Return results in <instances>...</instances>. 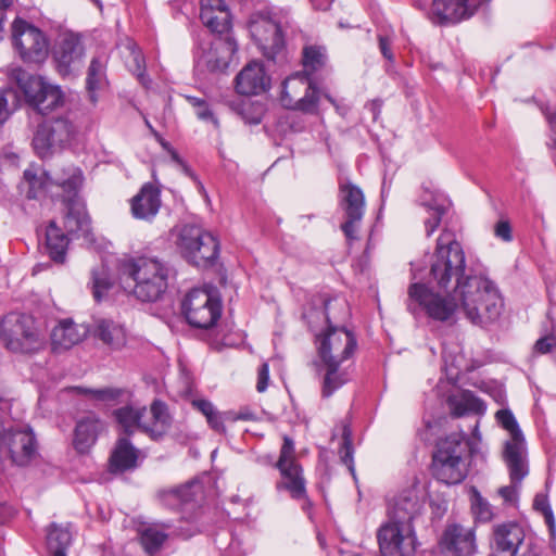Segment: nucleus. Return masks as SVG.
I'll use <instances>...</instances> for the list:
<instances>
[{
  "mask_svg": "<svg viewBox=\"0 0 556 556\" xmlns=\"http://www.w3.org/2000/svg\"><path fill=\"white\" fill-rule=\"evenodd\" d=\"M542 513L545 517V521L548 525L551 532L553 533L555 530V519L553 516V511L549 506L542 507Z\"/></svg>",
  "mask_w": 556,
  "mask_h": 556,
  "instance_id": "0e129e2a",
  "label": "nucleus"
},
{
  "mask_svg": "<svg viewBox=\"0 0 556 556\" xmlns=\"http://www.w3.org/2000/svg\"><path fill=\"white\" fill-rule=\"evenodd\" d=\"M11 40L14 51L24 63L35 61V25L16 17L11 25Z\"/></svg>",
  "mask_w": 556,
  "mask_h": 556,
  "instance_id": "b1692460",
  "label": "nucleus"
},
{
  "mask_svg": "<svg viewBox=\"0 0 556 556\" xmlns=\"http://www.w3.org/2000/svg\"><path fill=\"white\" fill-rule=\"evenodd\" d=\"M545 506H549L547 504L546 498L544 496L536 495L535 498H534V507H535V509L542 511V507H545Z\"/></svg>",
  "mask_w": 556,
  "mask_h": 556,
  "instance_id": "69168bd1",
  "label": "nucleus"
},
{
  "mask_svg": "<svg viewBox=\"0 0 556 556\" xmlns=\"http://www.w3.org/2000/svg\"><path fill=\"white\" fill-rule=\"evenodd\" d=\"M83 184V176L79 170H74L71 176L63 181H54L47 172H42L37 177V185L40 188L51 192L52 195H62V201L66 207L64 227L71 235H86L89 231L90 218L87 214L85 203L78 197L77 191Z\"/></svg>",
  "mask_w": 556,
  "mask_h": 556,
  "instance_id": "20e7f679",
  "label": "nucleus"
},
{
  "mask_svg": "<svg viewBox=\"0 0 556 556\" xmlns=\"http://www.w3.org/2000/svg\"><path fill=\"white\" fill-rule=\"evenodd\" d=\"M438 547L446 556H472L478 548L476 528L447 522L438 539Z\"/></svg>",
  "mask_w": 556,
  "mask_h": 556,
  "instance_id": "f3484780",
  "label": "nucleus"
},
{
  "mask_svg": "<svg viewBox=\"0 0 556 556\" xmlns=\"http://www.w3.org/2000/svg\"><path fill=\"white\" fill-rule=\"evenodd\" d=\"M114 416L125 433L141 429L153 440L166 434L172 425L167 406L161 401H154L149 410L146 407H121L114 412Z\"/></svg>",
  "mask_w": 556,
  "mask_h": 556,
  "instance_id": "0eeeda50",
  "label": "nucleus"
},
{
  "mask_svg": "<svg viewBox=\"0 0 556 556\" xmlns=\"http://www.w3.org/2000/svg\"><path fill=\"white\" fill-rule=\"evenodd\" d=\"M74 390L79 394L87 395L91 400L99 402L114 401L121 395V391L114 388L86 389L81 387H75Z\"/></svg>",
  "mask_w": 556,
  "mask_h": 556,
  "instance_id": "49530a36",
  "label": "nucleus"
},
{
  "mask_svg": "<svg viewBox=\"0 0 556 556\" xmlns=\"http://www.w3.org/2000/svg\"><path fill=\"white\" fill-rule=\"evenodd\" d=\"M220 293L211 286L190 290L181 302V313L187 323L198 329L214 327L222 316Z\"/></svg>",
  "mask_w": 556,
  "mask_h": 556,
  "instance_id": "6e6552de",
  "label": "nucleus"
},
{
  "mask_svg": "<svg viewBox=\"0 0 556 556\" xmlns=\"http://www.w3.org/2000/svg\"><path fill=\"white\" fill-rule=\"evenodd\" d=\"M378 543L382 556H413L417 539L413 523L403 520H390L378 530Z\"/></svg>",
  "mask_w": 556,
  "mask_h": 556,
  "instance_id": "f8f14e48",
  "label": "nucleus"
},
{
  "mask_svg": "<svg viewBox=\"0 0 556 556\" xmlns=\"http://www.w3.org/2000/svg\"><path fill=\"white\" fill-rule=\"evenodd\" d=\"M237 50L238 45L231 36L217 37L212 41L210 50L202 55L201 60L213 72L225 71Z\"/></svg>",
  "mask_w": 556,
  "mask_h": 556,
  "instance_id": "a878e982",
  "label": "nucleus"
},
{
  "mask_svg": "<svg viewBox=\"0 0 556 556\" xmlns=\"http://www.w3.org/2000/svg\"><path fill=\"white\" fill-rule=\"evenodd\" d=\"M85 48L81 37L73 31H64L52 49V58L58 73L71 75L83 62Z\"/></svg>",
  "mask_w": 556,
  "mask_h": 556,
  "instance_id": "a211bd4d",
  "label": "nucleus"
},
{
  "mask_svg": "<svg viewBox=\"0 0 556 556\" xmlns=\"http://www.w3.org/2000/svg\"><path fill=\"white\" fill-rule=\"evenodd\" d=\"M93 336L111 350L118 351L127 343L125 327L109 318H99L93 324Z\"/></svg>",
  "mask_w": 556,
  "mask_h": 556,
  "instance_id": "c85d7f7f",
  "label": "nucleus"
},
{
  "mask_svg": "<svg viewBox=\"0 0 556 556\" xmlns=\"http://www.w3.org/2000/svg\"><path fill=\"white\" fill-rule=\"evenodd\" d=\"M311 1H312L313 5L315 7V9H318V10H327L331 2V0H325V1L311 0Z\"/></svg>",
  "mask_w": 556,
  "mask_h": 556,
  "instance_id": "338daca9",
  "label": "nucleus"
},
{
  "mask_svg": "<svg viewBox=\"0 0 556 556\" xmlns=\"http://www.w3.org/2000/svg\"><path fill=\"white\" fill-rule=\"evenodd\" d=\"M88 333L87 327L72 319H62L51 332V349L60 353L81 342Z\"/></svg>",
  "mask_w": 556,
  "mask_h": 556,
  "instance_id": "bb28decb",
  "label": "nucleus"
},
{
  "mask_svg": "<svg viewBox=\"0 0 556 556\" xmlns=\"http://www.w3.org/2000/svg\"><path fill=\"white\" fill-rule=\"evenodd\" d=\"M37 34V61L39 59H46L49 53L50 40L49 38L39 29L36 30Z\"/></svg>",
  "mask_w": 556,
  "mask_h": 556,
  "instance_id": "864d4df0",
  "label": "nucleus"
},
{
  "mask_svg": "<svg viewBox=\"0 0 556 556\" xmlns=\"http://www.w3.org/2000/svg\"><path fill=\"white\" fill-rule=\"evenodd\" d=\"M463 280H417L407 289V309L429 319L453 324L464 308Z\"/></svg>",
  "mask_w": 556,
  "mask_h": 556,
  "instance_id": "f03ea898",
  "label": "nucleus"
},
{
  "mask_svg": "<svg viewBox=\"0 0 556 556\" xmlns=\"http://www.w3.org/2000/svg\"><path fill=\"white\" fill-rule=\"evenodd\" d=\"M21 105V98L12 88L0 90V125H3Z\"/></svg>",
  "mask_w": 556,
  "mask_h": 556,
  "instance_id": "c03bdc74",
  "label": "nucleus"
},
{
  "mask_svg": "<svg viewBox=\"0 0 556 556\" xmlns=\"http://www.w3.org/2000/svg\"><path fill=\"white\" fill-rule=\"evenodd\" d=\"M200 20L217 34L227 33L231 26L230 12L224 0H200Z\"/></svg>",
  "mask_w": 556,
  "mask_h": 556,
  "instance_id": "393cba45",
  "label": "nucleus"
},
{
  "mask_svg": "<svg viewBox=\"0 0 556 556\" xmlns=\"http://www.w3.org/2000/svg\"><path fill=\"white\" fill-rule=\"evenodd\" d=\"M343 444L340 450V458L344 465L348 466L349 470L354 473V462H353V447L351 440V431L348 427H344L343 433Z\"/></svg>",
  "mask_w": 556,
  "mask_h": 556,
  "instance_id": "09e8293b",
  "label": "nucleus"
},
{
  "mask_svg": "<svg viewBox=\"0 0 556 556\" xmlns=\"http://www.w3.org/2000/svg\"><path fill=\"white\" fill-rule=\"evenodd\" d=\"M128 49L130 51L131 62L129 63L130 71L137 75L138 79L143 86H147L148 79L144 74V59L136 47L135 43H129Z\"/></svg>",
  "mask_w": 556,
  "mask_h": 556,
  "instance_id": "de8ad7c7",
  "label": "nucleus"
},
{
  "mask_svg": "<svg viewBox=\"0 0 556 556\" xmlns=\"http://www.w3.org/2000/svg\"><path fill=\"white\" fill-rule=\"evenodd\" d=\"M468 444L465 434L453 433L440 440L432 456V473L445 484L460 483L467 476L465 455Z\"/></svg>",
  "mask_w": 556,
  "mask_h": 556,
  "instance_id": "423d86ee",
  "label": "nucleus"
},
{
  "mask_svg": "<svg viewBox=\"0 0 556 556\" xmlns=\"http://www.w3.org/2000/svg\"><path fill=\"white\" fill-rule=\"evenodd\" d=\"M464 311L473 324L497 319L504 308L503 298L492 280H463Z\"/></svg>",
  "mask_w": 556,
  "mask_h": 556,
  "instance_id": "39448f33",
  "label": "nucleus"
},
{
  "mask_svg": "<svg viewBox=\"0 0 556 556\" xmlns=\"http://www.w3.org/2000/svg\"><path fill=\"white\" fill-rule=\"evenodd\" d=\"M167 540V534L155 526L147 527L140 532V542L147 554H156Z\"/></svg>",
  "mask_w": 556,
  "mask_h": 556,
  "instance_id": "a19ab883",
  "label": "nucleus"
},
{
  "mask_svg": "<svg viewBox=\"0 0 556 556\" xmlns=\"http://www.w3.org/2000/svg\"><path fill=\"white\" fill-rule=\"evenodd\" d=\"M116 267L118 274L128 276L130 278H168L175 276L177 273L160 261L157 257L152 256H127L124 255L116 260Z\"/></svg>",
  "mask_w": 556,
  "mask_h": 556,
  "instance_id": "6ab92c4d",
  "label": "nucleus"
},
{
  "mask_svg": "<svg viewBox=\"0 0 556 556\" xmlns=\"http://www.w3.org/2000/svg\"><path fill=\"white\" fill-rule=\"evenodd\" d=\"M520 556H542L532 544L527 545V549L522 552Z\"/></svg>",
  "mask_w": 556,
  "mask_h": 556,
  "instance_id": "774afa93",
  "label": "nucleus"
},
{
  "mask_svg": "<svg viewBox=\"0 0 556 556\" xmlns=\"http://www.w3.org/2000/svg\"><path fill=\"white\" fill-rule=\"evenodd\" d=\"M204 235H211V232L205 231L195 225H185L180 230L178 247L182 255L191 264H193L195 256L202 247L200 245V241H202Z\"/></svg>",
  "mask_w": 556,
  "mask_h": 556,
  "instance_id": "72a5a7b5",
  "label": "nucleus"
},
{
  "mask_svg": "<svg viewBox=\"0 0 556 556\" xmlns=\"http://www.w3.org/2000/svg\"><path fill=\"white\" fill-rule=\"evenodd\" d=\"M269 379V368L268 364L264 363L258 370V379L256 389L258 392H264L267 389Z\"/></svg>",
  "mask_w": 556,
  "mask_h": 556,
  "instance_id": "4d7b16f0",
  "label": "nucleus"
},
{
  "mask_svg": "<svg viewBox=\"0 0 556 556\" xmlns=\"http://www.w3.org/2000/svg\"><path fill=\"white\" fill-rule=\"evenodd\" d=\"M525 531L516 522L497 525L493 528L491 556H517L520 548L527 549Z\"/></svg>",
  "mask_w": 556,
  "mask_h": 556,
  "instance_id": "412c9836",
  "label": "nucleus"
},
{
  "mask_svg": "<svg viewBox=\"0 0 556 556\" xmlns=\"http://www.w3.org/2000/svg\"><path fill=\"white\" fill-rule=\"evenodd\" d=\"M186 99L194 109L195 115L199 119L212 123L215 126L218 125V121L215 117L214 112L211 110L208 103L204 99L192 96H187Z\"/></svg>",
  "mask_w": 556,
  "mask_h": 556,
  "instance_id": "a18cd8bd",
  "label": "nucleus"
},
{
  "mask_svg": "<svg viewBox=\"0 0 556 556\" xmlns=\"http://www.w3.org/2000/svg\"><path fill=\"white\" fill-rule=\"evenodd\" d=\"M248 26L264 56L274 61L285 46L281 24L271 15L258 12L251 15Z\"/></svg>",
  "mask_w": 556,
  "mask_h": 556,
  "instance_id": "ddd939ff",
  "label": "nucleus"
},
{
  "mask_svg": "<svg viewBox=\"0 0 556 556\" xmlns=\"http://www.w3.org/2000/svg\"><path fill=\"white\" fill-rule=\"evenodd\" d=\"M510 481H511V484L510 485H506V486H502L500 490H498V494L504 498L505 502L507 503H513L516 501V497H517V485L520 484V482L522 481V479L520 481H516L514 482L513 479L510 478Z\"/></svg>",
  "mask_w": 556,
  "mask_h": 556,
  "instance_id": "5fc2aeb1",
  "label": "nucleus"
},
{
  "mask_svg": "<svg viewBox=\"0 0 556 556\" xmlns=\"http://www.w3.org/2000/svg\"><path fill=\"white\" fill-rule=\"evenodd\" d=\"M10 87L21 98V104L26 103L35 109L34 75L20 66L11 67L8 72Z\"/></svg>",
  "mask_w": 556,
  "mask_h": 556,
  "instance_id": "473e14b6",
  "label": "nucleus"
},
{
  "mask_svg": "<svg viewBox=\"0 0 556 556\" xmlns=\"http://www.w3.org/2000/svg\"><path fill=\"white\" fill-rule=\"evenodd\" d=\"M421 501L416 486L403 490L394 500L392 520L409 521L420 513Z\"/></svg>",
  "mask_w": 556,
  "mask_h": 556,
  "instance_id": "7c9ffc66",
  "label": "nucleus"
},
{
  "mask_svg": "<svg viewBox=\"0 0 556 556\" xmlns=\"http://www.w3.org/2000/svg\"><path fill=\"white\" fill-rule=\"evenodd\" d=\"M199 514L194 516V518L190 521L193 526L192 528L187 529L186 532H181L180 534L184 538H190L194 533L202 531V526L198 523Z\"/></svg>",
  "mask_w": 556,
  "mask_h": 556,
  "instance_id": "e2e57ef3",
  "label": "nucleus"
},
{
  "mask_svg": "<svg viewBox=\"0 0 556 556\" xmlns=\"http://www.w3.org/2000/svg\"><path fill=\"white\" fill-rule=\"evenodd\" d=\"M471 508L476 517L481 521H489L492 518L489 503L476 490L473 491Z\"/></svg>",
  "mask_w": 556,
  "mask_h": 556,
  "instance_id": "8fccbe9b",
  "label": "nucleus"
},
{
  "mask_svg": "<svg viewBox=\"0 0 556 556\" xmlns=\"http://www.w3.org/2000/svg\"><path fill=\"white\" fill-rule=\"evenodd\" d=\"M379 48L386 59L389 61L393 60V54L390 49V40L387 37L379 36Z\"/></svg>",
  "mask_w": 556,
  "mask_h": 556,
  "instance_id": "680f3d73",
  "label": "nucleus"
},
{
  "mask_svg": "<svg viewBox=\"0 0 556 556\" xmlns=\"http://www.w3.org/2000/svg\"><path fill=\"white\" fill-rule=\"evenodd\" d=\"M18 189L20 192L24 193L27 199H35V172H33L31 168H28L24 172V179L18 185Z\"/></svg>",
  "mask_w": 556,
  "mask_h": 556,
  "instance_id": "3c124183",
  "label": "nucleus"
},
{
  "mask_svg": "<svg viewBox=\"0 0 556 556\" xmlns=\"http://www.w3.org/2000/svg\"><path fill=\"white\" fill-rule=\"evenodd\" d=\"M302 54L304 66L303 74L307 76L321 68L327 62L326 49L321 46H306Z\"/></svg>",
  "mask_w": 556,
  "mask_h": 556,
  "instance_id": "79ce46f5",
  "label": "nucleus"
},
{
  "mask_svg": "<svg viewBox=\"0 0 556 556\" xmlns=\"http://www.w3.org/2000/svg\"><path fill=\"white\" fill-rule=\"evenodd\" d=\"M236 90L243 96H257L270 88L271 78L261 61L249 62L236 76Z\"/></svg>",
  "mask_w": 556,
  "mask_h": 556,
  "instance_id": "4be33fe9",
  "label": "nucleus"
},
{
  "mask_svg": "<svg viewBox=\"0 0 556 556\" xmlns=\"http://www.w3.org/2000/svg\"><path fill=\"white\" fill-rule=\"evenodd\" d=\"M191 404L193 408L201 412L206 419L213 414V412L216 410V407L213 405V403L205 399H194L192 400Z\"/></svg>",
  "mask_w": 556,
  "mask_h": 556,
  "instance_id": "6e6d98bb",
  "label": "nucleus"
},
{
  "mask_svg": "<svg viewBox=\"0 0 556 556\" xmlns=\"http://www.w3.org/2000/svg\"><path fill=\"white\" fill-rule=\"evenodd\" d=\"M466 257L460 243L450 230L437 239L429 274L432 278H465Z\"/></svg>",
  "mask_w": 556,
  "mask_h": 556,
  "instance_id": "1a4fd4ad",
  "label": "nucleus"
},
{
  "mask_svg": "<svg viewBox=\"0 0 556 556\" xmlns=\"http://www.w3.org/2000/svg\"><path fill=\"white\" fill-rule=\"evenodd\" d=\"M480 0H433L432 14L440 23H457L470 17Z\"/></svg>",
  "mask_w": 556,
  "mask_h": 556,
  "instance_id": "5701e85b",
  "label": "nucleus"
},
{
  "mask_svg": "<svg viewBox=\"0 0 556 556\" xmlns=\"http://www.w3.org/2000/svg\"><path fill=\"white\" fill-rule=\"evenodd\" d=\"M161 207L160 190L151 184L144 185L131 199V214L137 219L151 220Z\"/></svg>",
  "mask_w": 556,
  "mask_h": 556,
  "instance_id": "cd10ccee",
  "label": "nucleus"
},
{
  "mask_svg": "<svg viewBox=\"0 0 556 556\" xmlns=\"http://www.w3.org/2000/svg\"><path fill=\"white\" fill-rule=\"evenodd\" d=\"M203 493L202 485L198 481L188 482L179 488L163 491L160 493L164 505L179 508L193 507V502Z\"/></svg>",
  "mask_w": 556,
  "mask_h": 556,
  "instance_id": "2f4dec72",
  "label": "nucleus"
},
{
  "mask_svg": "<svg viewBox=\"0 0 556 556\" xmlns=\"http://www.w3.org/2000/svg\"><path fill=\"white\" fill-rule=\"evenodd\" d=\"M68 242V237L62 232L54 222H51L46 232V244L54 261L62 262L64 260Z\"/></svg>",
  "mask_w": 556,
  "mask_h": 556,
  "instance_id": "4c0bfd02",
  "label": "nucleus"
},
{
  "mask_svg": "<svg viewBox=\"0 0 556 556\" xmlns=\"http://www.w3.org/2000/svg\"><path fill=\"white\" fill-rule=\"evenodd\" d=\"M341 206L344 211L345 222L341 228L350 240L356 239L358 225L365 212V198L363 191L352 182L340 185Z\"/></svg>",
  "mask_w": 556,
  "mask_h": 556,
  "instance_id": "aec40b11",
  "label": "nucleus"
},
{
  "mask_svg": "<svg viewBox=\"0 0 556 556\" xmlns=\"http://www.w3.org/2000/svg\"><path fill=\"white\" fill-rule=\"evenodd\" d=\"M318 355L326 368L323 384V396L329 397L342 387L349 375L343 364L354 354L357 342L354 334L345 328L328 326L327 330L316 338Z\"/></svg>",
  "mask_w": 556,
  "mask_h": 556,
  "instance_id": "7ed1b4c3",
  "label": "nucleus"
},
{
  "mask_svg": "<svg viewBox=\"0 0 556 556\" xmlns=\"http://www.w3.org/2000/svg\"><path fill=\"white\" fill-rule=\"evenodd\" d=\"M226 418L229 421L252 420V419H254V414L248 409L239 412V413L226 412Z\"/></svg>",
  "mask_w": 556,
  "mask_h": 556,
  "instance_id": "052dcab7",
  "label": "nucleus"
},
{
  "mask_svg": "<svg viewBox=\"0 0 556 556\" xmlns=\"http://www.w3.org/2000/svg\"><path fill=\"white\" fill-rule=\"evenodd\" d=\"M200 245L202 247L200 248L192 265L199 268H207L213 266L219 253V243L217 239L212 233L204 235V238H202V241H200Z\"/></svg>",
  "mask_w": 556,
  "mask_h": 556,
  "instance_id": "ea45409f",
  "label": "nucleus"
},
{
  "mask_svg": "<svg viewBox=\"0 0 556 556\" xmlns=\"http://www.w3.org/2000/svg\"><path fill=\"white\" fill-rule=\"evenodd\" d=\"M275 467L281 475V480L277 482V489L287 490L294 500L304 498L306 490L302 468L295 459L294 442L287 435L283 437V444Z\"/></svg>",
  "mask_w": 556,
  "mask_h": 556,
  "instance_id": "4468645a",
  "label": "nucleus"
},
{
  "mask_svg": "<svg viewBox=\"0 0 556 556\" xmlns=\"http://www.w3.org/2000/svg\"><path fill=\"white\" fill-rule=\"evenodd\" d=\"M556 340L554 337H543L535 342L534 349L541 354H545L552 350Z\"/></svg>",
  "mask_w": 556,
  "mask_h": 556,
  "instance_id": "bf43d9fd",
  "label": "nucleus"
},
{
  "mask_svg": "<svg viewBox=\"0 0 556 556\" xmlns=\"http://www.w3.org/2000/svg\"><path fill=\"white\" fill-rule=\"evenodd\" d=\"M422 205L427 208L428 213V217L425 219V231L427 237H430L439 227L446 207L438 198H433L430 201L424 200Z\"/></svg>",
  "mask_w": 556,
  "mask_h": 556,
  "instance_id": "37998d69",
  "label": "nucleus"
},
{
  "mask_svg": "<svg viewBox=\"0 0 556 556\" xmlns=\"http://www.w3.org/2000/svg\"><path fill=\"white\" fill-rule=\"evenodd\" d=\"M228 420L226 418V413H220L217 409L213 412L211 416L206 419L208 426L218 433H225L226 429L224 426V421Z\"/></svg>",
  "mask_w": 556,
  "mask_h": 556,
  "instance_id": "603ef678",
  "label": "nucleus"
},
{
  "mask_svg": "<svg viewBox=\"0 0 556 556\" xmlns=\"http://www.w3.org/2000/svg\"><path fill=\"white\" fill-rule=\"evenodd\" d=\"M72 542V533L67 527L52 523L47 532V545L51 556L65 554L66 548Z\"/></svg>",
  "mask_w": 556,
  "mask_h": 556,
  "instance_id": "58836bf2",
  "label": "nucleus"
},
{
  "mask_svg": "<svg viewBox=\"0 0 556 556\" xmlns=\"http://www.w3.org/2000/svg\"><path fill=\"white\" fill-rule=\"evenodd\" d=\"M102 428L103 424L94 415L80 419L74 431L73 444L75 450L80 454L89 452Z\"/></svg>",
  "mask_w": 556,
  "mask_h": 556,
  "instance_id": "c756f323",
  "label": "nucleus"
},
{
  "mask_svg": "<svg viewBox=\"0 0 556 556\" xmlns=\"http://www.w3.org/2000/svg\"><path fill=\"white\" fill-rule=\"evenodd\" d=\"M447 405L452 414L456 417L469 413H483L485 409L483 402L470 391H460L450 395L447 397Z\"/></svg>",
  "mask_w": 556,
  "mask_h": 556,
  "instance_id": "e433bc0d",
  "label": "nucleus"
},
{
  "mask_svg": "<svg viewBox=\"0 0 556 556\" xmlns=\"http://www.w3.org/2000/svg\"><path fill=\"white\" fill-rule=\"evenodd\" d=\"M62 88L45 77H37V115L46 116L37 122V156L46 159L73 140L77 127L67 116H51L65 105Z\"/></svg>",
  "mask_w": 556,
  "mask_h": 556,
  "instance_id": "f257e3e1",
  "label": "nucleus"
},
{
  "mask_svg": "<svg viewBox=\"0 0 556 556\" xmlns=\"http://www.w3.org/2000/svg\"><path fill=\"white\" fill-rule=\"evenodd\" d=\"M138 453L126 438H121L110 458L112 471H125L136 467Z\"/></svg>",
  "mask_w": 556,
  "mask_h": 556,
  "instance_id": "c9c22d12",
  "label": "nucleus"
},
{
  "mask_svg": "<svg viewBox=\"0 0 556 556\" xmlns=\"http://www.w3.org/2000/svg\"><path fill=\"white\" fill-rule=\"evenodd\" d=\"M495 235L504 241L511 240V228L508 222L501 220L495 226Z\"/></svg>",
  "mask_w": 556,
  "mask_h": 556,
  "instance_id": "13d9d810",
  "label": "nucleus"
},
{
  "mask_svg": "<svg viewBox=\"0 0 556 556\" xmlns=\"http://www.w3.org/2000/svg\"><path fill=\"white\" fill-rule=\"evenodd\" d=\"M127 285L119 286L117 280H93L92 294L97 302L105 300L111 292L122 287L131 289L134 295L142 302H154L161 299L167 289L166 280H125Z\"/></svg>",
  "mask_w": 556,
  "mask_h": 556,
  "instance_id": "dca6fc26",
  "label": "nucleus"
},
{
  "mask_svg": "<svg viewBox=\"0 0 556 556\" xmlns=\"http://www.w3.org/2000/svg\"><path fill=\"white\" fill-rule=\"evenodd\" d=\"M497 422L509 432L510 439L506 441L503 452L504 462L513 481H520L528 475L526 459L525 438L518 422L509 409L496 413Z\"/></svg>",
  "mask_w": 556,
  "mask_h": 556,
  "instance_id": "9d476101",
  "label": "nucleus"
},
{
  "mask_svg": "<svg viewBox=\"0 0 556 556\" xmlns=\"http://www.w3.org/2000/svg\"><path fill=\"white\" fill-rule=\"evenodd\" d=\"M280 102L287 109L313 112L317 106L318 92L309 76L295 73L283 81Z\"/></svg>",
  "mask_w": 556,
  "mask_h": 556,
  "instance_id": "2eb2a0df",
  "label": "nucleus"
},
{
  "mask_svg": "<svg viewBox=\"0 0 556 556\" xmlns=\"http://www.w3.org/2000/svg\"><path fill=\"white\" fill-rule=\"evenodd\" d=\"M108 56L99 54L91 59L87 71L86 88L89 92L91 102H97L96 92L106 84Z\"/></svg>",
  "mask_w": 556,
  "mask_h": 556,
  "instance_id": "f704fd0d",
  "label": "nucleus"
},
{
  "mask_svg": "<svg viewBox=\"0 0 556 556\" xmlns=\"http://www.w3.org/2000/svg\"><path fill=\"white\" fill-rule=\"evenodd\" d=\"M0 338L4 346L14 353L35 350V317L31 314L11 312L0 321Z\"/></svg>",
  "mask_w": 556,
  "mask_h": 556,
  "instance_id": "9b49d317",
  "label": "nucleus"
}]
</instances>
